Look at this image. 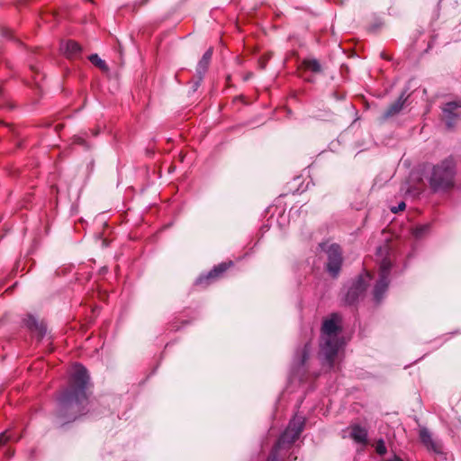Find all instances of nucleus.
<instances>
[{
    "mask_svg": "<svg viewBox=\"0 0 461 461\" xmlns=\"http://www.w3.org/2000/svg\"><path fill=\"white\" fill-rule=\"evenodd\" d=\"M212 49L210 48L208 49L203 55L202 57V59L203 60H207L209 62H211V59H212Z\"/></svg>",
    "mask_w": 461,
    "mask_h": 461,
    "instance_id": "5701e85b",
    "label": "nucleus"
},
{
    "mask_svg": "<svg viewBox=\"0 0 461 461\" xmlns=\"http://www.w3.org/2000/svg\"><path fill=\"white\" fill-rule=\"evenodd\" d=\"M460 107L461 102H449L444 105L442 110L447 128L450 129L454 126L456 119L459 116V113L456 112V110Z\"/></svg>",
    "mask_w": 461,
    "mask_h": 461,
    "instance_id": "f8f14e48",
    "label": "nucleus"
},
{
    "mask_svg": "<svg viewBox=\"0 0 461 461\" xmlns=\"http://www.w3.org/2000/svg\"><path fill=\"white\" fill-rule=\"evenodd\" d=\"M293 212H294V208H292V209L290 210V214H292Z\"/></svg>",
    "mask_w": 461,
    "mask_h": 461,
    "instance_id": "bb28decb",
    "label": "nucleus"
},
{
    "mask_svg": "<svg viewBox=\"0 0 461 461\" xmlns=\"http://www.w3.org/2000/svg\"><path fill=\"white\" fill-rule=\"evenodd\" d=\"M430 230V224L424 223L414 227L411 230V234L417 240H420L429 234Z\"/></svg>",
    "mask_w": 461,
    "mask_h": 461,
    "instance_id": "dca6fc26",
    "label": "nucleus"
},
{
    "mask_svg": "<svg viewBox=\"0 0 461 461\" xmlns=\"http://www.w3.org/2000/svg\"><path fill=\"white\" fill-rule=\"evenodd\" d=\"M311 351L312 348L310 343H305L302 348L295 352L293 366L297 375H301V373H304L306 371L307 361L310 357Z\"/></svg>",
    "mask_w": 461,
    "mask_h": 461,
    "instance_id": "6e6552de",
    "label": "nucleus"
},
{
    "mask_svg": "<svg viewBox=\"0 0 461 461\" xmlns=\"http://www.w3.org/2000/svg\"><path fill=\"white\" fill-rule=\"evenodd\" d=\"M209 64H210V62L207 60H203L202 59L199 60L197 67H196V74H197V77L199 79L195 83L194 90L198 87V86L200 85V82L203 80V76L205 75V73L208 69Z\"/></svg>",
    "mask_w": 461,
    "mask_h": 461,
    "instance_id": "f3484780",
    "label": "nucleus"
},
{
    "mask_svg": "<svg viewBox=\"0 0 461 461\" xmlns=\"http://www.w3.org/2000/svg\"><path fill=\"white\" fill-rule=\"evenodd\" d=\"M344 345L341 316L339 313H332L323 321L321 329L318 357L323 368L330 370L334 367Z\"/></svg>",
    "mask_w": 461,
    "mask_h": 461,
    "instance_id": "f03ea898",
    "label": "nucleus"
},
{
    "mask_svg": "<svg viewBox=\"0 0 461 461\" xmlns=\"http://www.w3.org/2000/svg\"><path fill=\"white\" fill-rule=\"evenodd\" d=\"M212 49L210 48L208 49L203 55L202 57V59L203 60H207L209 62H211V59H212Z\"/></svg>",
    "mask_w": 461,
    "mask_h": 461,
    "instance_id": "4be33fe9",
    "label": "nucleus"
},
{
    "mask_svg": "<svg viewBox=\"0 0 461 461\" xmlns=\"http://www.w3.org/2000/svg\"><path fill=\"white\" fill-rule=\"evenodd\" d=\"M60 50L69 59L78 57L82 51L81 46L74 41L63 42L60 46Z\"/></svg>",
    "mask_w": 461,
    "mask_h": 461,
    "instance_id": "4468645a",
    "label": "nucleus"
},
{
    "mask_svg": "<svg viewBox=\"0 0 461 461\" xmlns=\"http://www.w3.org/2000/svg\"><path fill=\"white\" fill-rule=\"evenodd\" d=\"M350 437L357 443L366 444L367 441V430L360 425H353L351 427Z\"/></svg>",
    "mask_w": 461,
    "mask_h": 461,
    "instance_id": "2eb2a0df",
    "label": "nucleus"
},
{
    "mask_svg": "<svg viewBox=\"0 0 461 461\" xmlns=\"http://www.w3.org/2000/svg\"><path fill=\"white\" fill-rule=\"evenodd\" d=\"M89 375L86 368L76 364L69 384L58 398L56 416L61 424L76 420L87 411L88 398L86 386Z\"/></svg>",
    "mask_w": 461,
    "mask_h": 461,
    "instance_id": "f257e3e1",
    "label": "nucleus"
},
{
    "mask_svg": "<svg viewBox=\"0 0 461 461\" xmlns=\"http://www.w3.org/2000/svg\"><path fill=\"white\" fill-rule=\"evenodd\" d=\"M103 459H104V461H113V456L110 454L104 456Z\"/></svg>",
    "mask_w": 461,
    "mask_h": 461,
    "instance_id": "a878e982",
    "label": "nucleus"
},
{
    "mask_svg": "<svg viewBox=\"0 0 461 461\" xmlns=\"http://www.w3.org/2000/svg\"><path fill=\"white\" fill-rule=\"evenodd\" d=\"M371 278V275L366 272L354 280L346 293V303L349 305L356 303L364 295Z\"/></svg>",
    "mask_w": 461,
    "mask_h": 461,
    "instance_id": "0eeeda50",
    "label": "nucleus"
},
{
    "mask_svg": "<svg viewBox=\"0 0 461 461\" xmlns=\"http://www.w3.org/2000/svg\"><path fill=\"white\" fill-rule=\"evenodd\" d=\"M407 91L408 89L403 90L400 96L398 97V99L384 111V113L382 115L383 121L393 117L402 112L409 97V95H407Z\"/></svg>",
    "mask_w": 461,
    "mask_h": 461,
    "instance_id": "9b49d317",
    "label": "nucleus"
},
{
    "mask_svg": "<svg viewBox=\"0 0 461 461\" xmlns=\"http://www.w3.org/2000/svg\"><path fill=\"white\" fill-rule=\"evenodd\" d=\"M406 207V204L404 202H401L397 206H393L391 208V212L393 213H397L400 211H403Z\"/></svg>",
    "mask_w": 461,
    "mask_h": 461,
    "instance_id": "412c9836",
    "label": "nucleus"
},
{
    "mask_svg": "<svg viewBox=\"0 0 461 461\" xmlns=\"http://www.w3.org/2000/svg\"><path fill=\"white\" fill-rule=\"evenodd\" d=\"M9 440H11V436L7 435L6 431L0 434V447L5 446Z\"/></svg>",
    "mask_w": 461,
    "mask_h": 461,
    "instance_id": "aec40b11",
    "label": "nucleus"
},
{
    "mask_svg": "<svg viewBox=\"0 0 461 461\" xmlns=\"http://www.w3.org/2000/svg\"><path fill=\"white\" fill-rule=\"evenodd\" d=\"M419 437H420V442L425 446V447L429 451H432L436 454L442 453L441 443L438 440H435L432 438L431 433L429 432V430L427 428L421 427L420 429Z\"/></svg>",
    "mask_w": 461,
    "mask_h": 461,
    "instance_id": "9d476101",
    "label": "nucleus"
},
{
    "mask_svg": "<svg viewBox=\"0 0 461 461\" xmlns=\"http://www.w3.org/2000/svg\"><path fill=\"white\" fill-rule=\"evenodd\" d=\"M89 60L96 67L103 70L107 69V66L104 60H103L97 54H92L89 56Z\"/></svg>",
    "mask_w": 461,
    "mask_h": 461,
    "instance_id": "6ab92c4d",
    "label": "nucleus"
},
{
    "mask_svg": "<svg viewBox=\"0 0 461 461\" xmlns=\"http://www.w3.org/2000/svg\"><path fill=\"white\" fill-rule=\"evenodd\" d=\"M379 264L378 278L373 290V298L376 303H381L390 284V274L394 260V254L389 244L384 243L376 249Z\"/></svg>",
    "mask_w": 461,
    "mask_h": 461,
    "instance_id": "20e7f679",
    "label": "nucleus"
},
{
    "mask_svg": "<svg viewBox=\"0 0 461 461\" xmlns=\"http://www.w3.org/2000/svg\"><path fill=\"white\" fill-rule=\"evenodd\" d=\"M319 247L327 255L326 272L332 278L338 277L343 264L341 247L337 243L329 242H321L319 244Z\"/></svg>",
    "mask_w": 461,
    "mask_h": 461,
    "instance_id": "423d86ee",
    "label": "nucleus"
},
{
    "mask_svg": "<svg viewBox=\"0 0 461 461\" xmlns=\"http://www.w3.org/2000/svg\"><path fill=\"white\" fill-rule=\"evenodd\" d=\"M74 142L82 146H86V140L80 136H76L74 138Z\"/></svg>",
    "mask_w": 461,
    "mask_h": 461,
    "instance_id": "393cba45",
    "label": "nucleus"
},
{
    "mask_svg": "<svg viewBox=\"0 0 461 461\" xmlns=\"http://www.w3.org/2000/svg\"><path fill=\"white\" fill-rule=\"evenodd\" d=\"M455 176L456 161L450 156L433 166L429 183L434 192L446 191L454 186Z\"/></svg>",
    "mask_w": 461,
    "mask_h": 461,
    "instance_id": "39448f33",
    "label": "nucleus"
},
{
    "mask_svg": "<svg viewBox=\"0 0 461 461\" xmlns=\"http://www.w3.org/2000/svg\"><path fill=\"white\" fill-rule=\"evenodd\" d=\"M304 67L314 73L321 72V65L316 59H306L303 60Z\"/></svg>",
    "mask_w": 461,
    "mask_h": 461,
    "instance_id": "a211bd4d",
    "label": "nucleus"
},
{
    "mask_svg": "<svg viewBox=\"0 0 461 461\" xmlns=\"http://www.w3.org/2000/svg\"><path fill=\"white\" fill-rule=\"evenodd\" d=\"M376 451L379 454H381V455L385 453L386 448H385L384 444V442L382 440L378 443V445L376 447Z\"/></svg>",
    "mask_w": 461,
    "mask_h": 461,
    "instance_id": "b1692460",
    "label": "nucleus"
},
{
    "mask_svg": "<svg viewBox=\"0 0 461 461\" xmlns=\"http://www.w3.org/2000/svg\"><path fill=\"white\" fill-rule=\"evenodd\" d=\"M305 418L294 415L274 445L267 461H294L298 449L294 446L304 429Z\"/></svg>",
    "mask_w": 461,
    "mask_h": 461,
    "instance_id": "7ed1b4c3",
    "label": "nucleus"
},
{
    "mask_svg": "<svg viewBox=\"0 0 461 461\" xmlns=\"http://www.w3.org/2000/svg\"><path fill=\"white\" fill-rule=\"evenodd\" d=\"M23 323L31 331L37 333L40 339L44 337L46 328L42 323L39 322L34 316L28 315L23 320Z\"/></svg>",
    "mask_w": 461,
    "mask_h": 461,
    "instance_id": "ddd939ff",
    "label": "nucleus"
},
{
    "mask_svg": "<svg viewBox=\"0 0 461 461\" xmlns=\"http://www.w3.org/2000/svg\"><path fill=\"white\" fill-rule=\"evenodd\" d=\"M232 265V262L229 263H221L218 266H215L211 271H209L205 275H201L195 281V285H208L212 282L215 281L221 274H223L230 266Z\"/></svg>",
    "mask_w": 461,
    "mask_h": 461,
    "instance_id": "1a4fd4ad",
    "label": "nucleus"
}]
</instances>
